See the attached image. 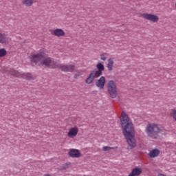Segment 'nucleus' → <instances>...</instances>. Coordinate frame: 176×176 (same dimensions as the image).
I'll use <instances>...</instances> for the list:
<instances>
[{
  "instance_id": "2",
  "label": "nucleus",
  "mask_w": 176,
  "mask_h": 176,
  "mask_svg": "<svg viewBox=\"0 0 176 176\" xmlns=\"http://www.w3.org/2000/svg\"><path fill=\"white\" fill-rule=\"evenodd\" d=\"M31 63H34L36 65H45L51 68H57L58 62L50 57H45V54H34L31 57Z\"/></svg>"
},
{
  "instance_id": "16",
  "label": "nucleus",
  "mask_w": 176,
  "mask_h": 176,
  "mask_svg": "<svg viewBox=\"0 0 176 176\" xmlns=\"http://www.w3.org/2000/svg\"><path fill=\"white\" fill-rule=\"evenodd\" d=\"M22 3L24 6L30 8V6H32V5H34V0H23Z\"/></svg>"
},
{
  "instance_id": "20",
  "label": "nucleus",
  "mask_w": 176,
  "mask_h": 176,
  "mask_svg": "<svg viewBox=\"0 0 176 176\" xmlns=\"http://www.w3.org/2000/svg\"><path fill=\"white\" fill-rule=\"evenodd\" d=\"M82 75H83V73L82 72V71L78 70L76 72V73L74 74V78L75 79H78V78L79 76H82Z\"/></svg>"
},
{
  "instance_id": "26",
  "label": "nucleus",
  "mask_w": 176,
  "mask_h": 176,
  "mask_svg": "<svg viewBox=\"0 0 176 176\" xmlns=\"http://www.w3.org/2000/svg\"><path fill=\"white\" fill-rule=\"evenodd\" d=\"M159 20V17L157 16H155V21H157Z\"/></svg>"
},
{
  "instance_id": "22",
  "label": "nucleus",
  "mask_w": 176,
  "mask_h": 176,
  "mask_svg": "<svg viewBox=\"0 0 176 176\" xmlns=\"http://www.w3.org/2000/svg\"><path fill=\"white\" fill-rule=\"evenodd\" d=\"M148 156H150V157H155V149H153L149 153H148Z\"/></svg>"
},
{
  "instance_id": "8",
  "label": "nucleus",
  "mask_w": 176,
  "mask_h": 176,
  "mask_svg": "<svg viewBox=\"0 0 176 176\" xmlns=\"http://www.w3.org/2000/svg\"><path fill=\"white\" fill-rule=\"evenodd\" d=\"M146 133L148 137H154L155 124H148L146 129Z\"/></svg>"
},
{
  "instance_id": "13",
  "label": "nucleus",
  "mask_w": 176,
  "mask_h": 176,
  "mask_svg": "<svg viewBox=\"0 0 176 176\" xmlns=\"http://www.w3.org/2000/svg\"><path fill=\"white\" fill-rule=\"evenodd\" d=\"M0 43H9V37L6 34L0 32Z\"/></svg>"
},
{
  "instance_id": "15",
  "label": "nucleus",
  "mask_w": 176,
  "mask_h": 176,
  "mask_svg": "<svg viewBox=\"0 0 176 176\" xmlns=\"http://www.w3.org/2000/svg\"><path fill=\"white\" fill-rule=\"evenodd\" d=\"M142 173V169H141V168H135L131 172V173L133 174L134 176L141 175Z\"/></svg>"
},
{
  "instance_id": "25",
  "label": "nucleus",
  "mask_w": 176,
  "mask_h": 176,
  "mask_svg": "<svg viewBox=\"0 0 176 176\" xmlns=\"http://www.w3.org/2000/svg\"><path fill=\"white\" fill-rule=\"evenodd\" d=\"M100 60H102V61H105L107 60V57L104 55H100Z\"/></svg>"
},
{
  "instance_id": "1",
  "label": "nucleus",
  "mask_w": 176,
  "mask_h": 176,
  "mask_svg": "<svg viewBox=\"0 0 176 176\" xmlns=\"http://www.w3.org/2000/svg\"><path fill=\"white\" fill-rule=\"evenodd\" d=\"M120 122L123 134L130 146L129 148L132 149V148H135L137 142L134 138V126L133 125V122H130V118H129V116L124 111L122 113Z\"/></svg>"
},
{
  "instance_id": "10",
  "label": "nucleus",
  "mask_w": 176,
  "mask_h": 176,
  "mask_svg": "<svg viewBox=\"0 0 176 176\" xmlns=\"http://www.w3.org/2000/svg\"><path fill=\"white\" fill-rule=\"evenodd\" d=\"M96 85L100 90H104V86H105V77L101 76L100 79L98 80Z\"/></svg>"
},
{
  "instance_id": "6",
  "label": "nucleus",
  "mask_w": 176,
  "mask_h": 176,
  "mask_svg": "<svg viewBox=\"0 0 176 176\" xmlns=\"http://www.w3.org/2000/svg\"><path fill=\"white\" fill-rule=\"evenodd\" d=\"M56 68L61 69L63 72H74L75 71V65H63L58 63Z\"/></svg>"
},
{
  "instance_id": "17",
  "label": "nucleus",
  "mask_w": 176,
  "mask_h": 176,
  "mask_svg": "<svg viewBox=\"0 0 176 176\" xmlns=\"http://www.w3.org/2000/svg\"><path fill=\"white\" fill-rule=\"evenodd\" d=\"M113 60L112 58L108 59L107 68L109 71H112L113 69Z\"/></svg>"
},
{
  "instance_id": "5",
  "label": "nucleus",
  "mask_w": 176,
  "mask_h": 176,
  "mask_svg": "<svg viewBox=\"0 0 176 176\" xmlns=\"http://www.w3.org/2000/svg\"><path fill=\"white\" fill-rule=\"evenodd\" d=\"M10 75H12V76H16V78H24L28 80H31V79H32V74H31V73H21L19 71L11 69L10 71Z\"/></svg>"
},
{
  "instance_id": "9",
  "label": "nucleus",
  "mask_w": 176,
  "mask_h": 176,
  "mask_svg": "<svg viewBox=\"0 0 176 176\" xmlns=\"http://www.w3.org/2000/svg\"><path fill=\"white\" fill-rule=\"evenodd\" d=\"M79 129L77 127L71 128L67 133V137L69 138H75L76 135H78V133Z\"/></svg>"
},
{
  "instance_id": "14",
  "label": "nucleus",
  "mask_w": 176,
  "mask_h": 176,
  "mask_svg": "<svg viewBox=\"0 0 176 176\" xmlns=\"http://www.w3.org/2000/svg\"><path fill=\"white\" fill-rule=\"evenodd\" d=\"M52 35H54L55 36H64L65 35V32L63 30V29H55L53 30V32L52 33Z\"/></svg>"
},
{
  "instance_id": "11",
  "label": "nucleus",
  "mask_w": 176,
  "mask_h": 176,
  "mask_svg": "<svg viewBox=\"0 0 176 176\" xmlns=\"http://www.w3.org/2000/svg\"><path fill=\"white\" fill-rule=\"evenodd\" d=\"M69 155L70 157H80V151L78 149H71Z\"/></svg>"
},
{
  "instance_id": "19",
  "label": "nucleus",
  "mask_w": 176,
  "mask_h": 176,
  "mask_svg": "<svg viewBox=\"0 0 176 176\" xmlns=\"http://www.w3.org/2000/svg\"><path fill=\"white\" fill-rule=\"evenodd\" d=\"M8 54V51L5 48L0 49V57H5Z\"/></svg>"
},
{
  "instance_id": "21",
  "label": "nucleus",
  "mask_w": 176,
  "mask_h": 176,
  "mask_svg": "<svg viewBox=\"0 0 176 176\" xmlns=\"http://www.w3.org/2000/svg\"><path fill=\"white\" fill-rule=\"evenodd\" d=\"M111 149H113V148L111 147V146H104L103 147V151L104 152H107L108 151H111Z\"/></svg>"
},
{
  "instance_id": "23",
  "label": "nucleus",
  "mask_w": 176,
  "mask_h": 176,
  "mask_svg": "<svg viewBox=\"0 0 176 176\" xmlns=\"http://www.w3.org/2000/svg\"><path fill=\"white\" fill-rule=\"evenodd\" d=\"M160 154V151H159V149L157 148H155V157L159 156Z\"/></svg>"
},
{
  "instance_id": "7",
  "label": "nucleus",
  "mask_w": 176,
  "mask_h": 176,
  "mask_svg": "<svg viewBox=\"0 0 176 176\" xmlns=\"http://www.w3.org/2000/svg\"><path fill=\"white\" fill-rule=\"evenodd\" d=\"M155 138H162L163 135H166V129L161 125L157 124L155 126Z\"/></svg>"
},
{
  "instance_id": "27",
  "label": "nucleus",
  "mask_w": 176,
  "mask_h": 176,
  "mask_svg": "<svg viewBox=\"0 0 176 176\" xmlns=\"http://www.w3.org/2000/svg\"><path fill=\"white\" fill-rule=\"evenodd\" d=\"M128 176H134L133 174L130 173Z\"/></svg>"
},
{
  "instance_id": "18",
  "label": "nucleus",
  "mask_w": 176,
  "mask_h": 176,
  "mask_svg": "<svg viewBox=\"0 0 176 176\" xmlns=\"http://www.w3.org/2000/svg\"><path fill=\"white\" fill-rule=\"evenodd\" d=\"M170 115L171 118H173V119L176 121V109H170Z\"/></svg>"
},
{
  "instance_id": "24",
  "label": "nucleus",
  "mask_w": 176,
  "mask_h": 176,
  "mask_svg": "<svg viewBox=\"0 0 176 176\" xmlns=\"http://www.w3.org/2000/svg\"><path fill=\"white\" fill-rule=\"evenodd\" d=\"M67 168H68V164H65L60 167V170H67Z\"/></svg>"
},
{
  "instance_id": "3",
  "label": "nucleus",
  "mask_w": 176,
  "mask_h": 176,
  "mask_svg": "<svg viewBox=\"0 0 176 176\" xmlns=\"http://www.w3.org/2000/svg\"><path fill=\"white\" fill-rule=\"evenodd\" d=\"M96 68L97 69H96L91 71L88 77L86 78L85 83H87V85H91V83L94 82L95 79H97V78H100V76L102 75V71L105 69L104 65L100 63L97 64Z\"/></svg>"
},
{
  "instance_id": "12",
  "label": "nucleus",
  "mask_w": 176,
  "mask_h": 176,
  "mask_svg": "<svg viewBox=\"0 0 176 176\" xmlns=\"http://www.w3.org/2000/svg\"><path fill=\"white\" fill-rule=\"evenodd\" d=\"M140 16L145 19V20H149V21L155 22V15L152 14L143 13L141 14Z\"/></svg>"
},
{
  "instance_id": "4",
  "label": "nucleus",
  "mask_w": 176,
  "mask_h": 176,
  "mask_svg": "<svg viewBox=\"0 0 176 176\" xmlns=\"http://www.w3.org/2000/svg\"><path fill=\"white\" fill-rule=\"evenodd\" d=\"M107 91L111 98H116L118 97V89L116 88L115 81L109 80L107 82Z\"/></svg>"
}]
</instances>
